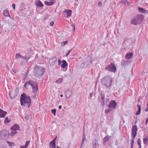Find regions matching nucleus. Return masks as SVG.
Returning <instances> with one entry per match:
<instances>
[{
    "label": "nucleus",
    "mask_w": 148,
    "mask_h": 148,
    "mask_svg": "<svg viewBox=\"0 0 148 148\" xmlns=\"http://www.w3.org/2000/svg\"><path fill=\"white\" fill-rule=\"evenodd\" d=\"M57 58L56 57H52L49 60V62L50 65L52 66L54 65L55 63L57 62Z\"/></svg>",
    "instance_id": "1a4fd4ad"
},
{
    "label": "nucleus",
    "mask_w": 148,
    "mask_h": 148,
    "mask_svg": "<svg viewBox=\"0 0 148 148\" xmlns=\"http://www.w3.org/2000/svg\"><path fill=\"white\" fill-rule=\"evenodd\" d=\"M86 139V137L85 135V132H83V136L82 137V144H83V143L84 141Z\"/></svg>",
    "instance_id": "473e14b6"
},
{
    "label": "nucleus",
    "mask_w": 148,
    "mask_h": 148,
    "mask_svg": "<svg viewBox=\"0 0 148 148\" xmlns=\"http://www.w3.org/2000/svg\"><path fill=\"white\" fill-rule=\"evenodd\" d=\"M102 5V3L101 2H99V3H98V5L99 6H101Z\"/></svg>",
    "instance_id": "603ef678"
},
{
    "label": "nucleus",
    "mask_w": 148,
    "mask_h": 148,
    "mask_svg": "<svg viewBox=\"0 0 148 148\" xmlns=\"http://www.w3.org/2000/svg\"><path fill=\"white\" fill-rule=\"evenodd\" d=\"M92 93H90V97H92Z\"/></svg>",
    "instance_id": "e2e57ef3"
},
{
    "label": "nucleus",
    "mask_w": 148,
    "mask_h": 148,
    "mask_svg": "<svg viewBox=\"0 0 148 148\" xmlns=\"http://www.w3.org/2000/svg\"><path fill=\"white\" fill-rule=\"evenodd\" d=\"M145 111L146 112L148 111V107L145 110Z\"/></svg>",
    "instance_id": "4d7b16f0"
},
{
    "label": "nucleus",
    "mask_w": 148,
    "mask_h": 148,
    "mask_svg": "<svg viewBox=\"0 0 148 148\" xmlns=\"http://www.w3.org/2000/svg\"><path fill=\"white\" fill-rule=\"evenodd\" d=\"M116 105L117 103L115 101L112 100L110 102L108 107L109 108H112L113 109L115 108Z\"/></svg>",
    "instance_id": "0eeeda50"
},
{
    "label": "nucleus",
    "mask_w": 148,
    "mask_h": 148,
    "mask_svg": "<svg viewBox=\"0 0 148 148\" xmlns=\"http://www.w3.org/2000/svg\"><path fill=\"white\" fill-rule=\"evenodd\" d=\"M17 133V132L13 129H11V132L9 133V135L13 136Z\"/></svg>",
    "instance_id": "412c9836"
},
{
    "label": "nucleus",
    "mask_w": 148,
    "mask_h": 148,
    "mask_svg": "<svg viewBox=\"0 0 148 148\" xmlns=\"http://www.w3.org/2000/svg\"><path fill=\"white\" fill-rule=\"evenodd\" d=\"M62 64H61V67L62 69H65L66 70L67 69L68 64L66 60H63L62 61Z\"/></svg>",
    "instance_id": "f8f14e48"
},
{
    "label": "nucleus",
    "mask_w": 148,
    "mask_h": 148,
    "mask_svg": "<svg viewBox=\"0 0 148 148\" xmlns=\"http://www.w3.org/2000/svg\"><path fill=\"white\" fill-rule=\"evenodd\" d=\"M30 85L32 88V92L34 93V95L32 96L33 97L35 98L36 96V93L37 92L38 88L37 86V82H34L33 81L29 80L28 82H26L24 84V87L26 89H27V86Z\"/></svg>",
    "instance_id": "f03ea898"
},
{
    "label": "nucleus",
    "mask_w": 148,
    "mask_h": 148,
    "mask_svg": "<svg viewBox=\"0 0 148 148\" xmlns=\"http://www.w3.org/2000/svg\"><path fill=\"white\" fill-rule=\"evenodd\" d=\"M29 141H27L26 142L25 145L27 147L29 143Z\"/></svg>",
    "instance_id": "a18cd8bd"
},
{
    "label": "nucleus",
    "mask_w": 148,
    "mask_h": 148,
    "mask_svg": "<svg viewBox=\"0 0 148 148\" xmlns=\"http://www.w3.org/2000/svg\"><path fill=\"white\" fill-rule=\"evenodd\" d=\"M112 79L110 76H107L103 78L101 80L102 84L109 88L112 84Z\"/></svg>",
    "instance_id": "20e7f679"
},
{
    "label": "nucleus",
    "mask_w": 148,
    "mask_h": 148,
    "mask_svg": "<svg viewBox=\"0 0 148 148\" xmlns=\"http://www.w3.org/2000/svg\"><path fill=\"white\" fill-rule=\"evenodd\" d=\"M121 3L126 5V6H128L130 5V4L128 1L127 0H122L121 2Z\"/></svg>",
    "instance_id": "cd10ccee"
},
{
    "label": "nucleus",
    "mask_w": 148,
    "mask_h": 148,
    "mask_svg": "<svg viewBox=\"0 0 148 148\" xmlns=\"http://www.w3.org/2000/svg\"><path fill=\"white\" fill-rule=\"evenodd\" d=\"M7 112L0 109V118H3L5 116Z\"/></svg>",
    "instance_id": "f3484780"
},
{
    "label": "nucleus",
    "mask_w": 148,
    "mask_h": 148,
    "mask_svg": "<svg viewBox=\"0 0 148 148\" xmlns=\"http://www.w3.org/2000/svg\"><path fill=\"white\" fill-rule=\"evenodd\" d=\"M138 107V110L136 113V115H138L140 114L141 111V107L140 105L137 104Z\"/></svg>",
    "instance_id": "bb28decb"
},
{
    "label": "nucleus",
    "mask_w": 148,
    "mask_h": 148,
    "mask_svg": "<svg viewBox=\"0 0 148 148\" xmlns=\"http://www.w3.org/2000/svg\"><path fill=\"white\" fill-rule=\"evenodd\" d=\"M92 62L91 60H90L88 62L86 61H84L81 64V67L82 68H85L88 65L91 64Z\"/></svg>",
    "instance_id": "9d476101"
},
{
    "label": "nucleus",
    "mask_w": 148,
    "mask_h": 148,
    "mask_svg": "<svg viewBox=\"0 0 148 148\" xmlns=\"http://www.w3.org/2000/svg\"><path fill=\"white\" fill-rule=\"evenodd\" d=\"M44 3L45 5H47L50 6L52 5L53 4V1H49V0L45 1Z\"/></svg>",
    "instance_id": "4be33fe9"
},
{
    "label": "nucleus",
    "mask_w": 148,
    "mask_h": 148,
    "mask_svg": "<svg viewBox=\"0 0 148 148\" xmlns=\"http://www.w3.org/2000/svg\"><path fill=\"white\" fill-rule=\"evenodd\" d=\"M45 69L42 67L36 66L34 67V76L37 78L41 77L45 72Z\"/></svg>",
    "instance_id": "7ed1b4c3"
},
{
    "label": "nucleus",
    "mask_w": 148,
    "mask_h": 148,
    "mask_svg": "<svg viewBox=\"0 0 148 148\" xmlns=\"http://www.w3.org/2000/svg\"><path fill=\"white\" fill-rule=\"evenodd\" d=\"M10 121V120L8 119V118L6 117L4 121V123H9Z\"/></svg>",
    "instance_id": "4c0bfd02"
},
{
    "label": "nucleus",
    "mask_w": 148,
    "mask_h": 148,
    "mask_svg": "<svg viewBox=\"0 0 148 148\" xmlns=\"http://www.w3.org/2000/svg\"><path fill=\"white\" fill-rule=\"evenodd\" d=\"M9 95L10 98L11 99H14L17 96V94L16 92L12 93V95H11L10 92L9 93Z\"/></svg>",
    "instance_id": "dca6fc26"
},
{
    "label": "nucleus",
    "mask_w": 148,
    "mask_h": 148,
    "mask_svg": "<svg viewBox=\"0 0 148 148\" xmlns=\"http://www.w3.org/2000/svg\"><path fill=\"white\" fill-rule=\"evenodd\" d=\"M148 122L147 121H146L145 124L147 125V124Z\"/></svg>",
    "instance_id": "0e129e2a"
},
{
    "label": "nucleus",
    "mask_w": 148,
    "mask_h": 148,
    "mask_svg": "<svg viewBox=\"0 0 148 148\" xmlns=\"http://www.w3.org/2000/svg\"><path fill=\"white\" fill-rule=\"evenodd\" d=\"M137 134H132V135L133 136V137L132 138V140H134V139L135 138Z\"/></svg>",
    "instance_id": "79ce46f5"
},
{
    "label": "nucleus",
    "mask_w": 148,
    "mask_h": 148,
    "mask_svg": "<svg viewBox=\"0 0 148 148\" xmlns=\"http://www.w3.org/2000/svg\"><path fill=\"white\" fill-rule=\"evenodd\" d=\"M3 14L4 16L6 17L9 16L10 17V16L9 14V12L8 10H5L4 11Z\"/></svg>",
    "instance_id": "a878e982"
},
{
    "label": "nucleus",
    "mask_w": 148,
    "mask_h": 148,
    "mask_svg": "<svg viewBox=\"0 0 148 148\" xmlns=\"http://www.w3.org/2000/svg\"><path fill=\"white\" fill-rule=\"evenodd\" d=\"M51 113L53 114L55 116L56 115V110L55 109H52L51 110Z\"/></svg>",
    "instance_id": "72a5a7b5"
},
{
    "label": "nucleus",
    "mask_w": 148,
    "mask_h": 148,
    "mask_svg": "<svg viewBox=\"0 0 148 148\" xmlns=\"http://www.w3.org/2000/svg\"><path fill=\"white\" fill-rule=\"evenodd\" d=\"M62 81V79L61 78H60V79H58V80H57L56 81V83H57V84H60L61 82Z\"/></svg>",
    "instance_id": "ea45409f"
},
{
    "label": "nucleus",
    "mask_w": 148,
    "mask_h": 148,
    "mask_svg": "<svg viewBox=\"0 0 148 148\" xmlns=\"http://www.w3.org/2000/svg\"><path fill=\"white\" fill-rule=\"evenodd\" d=\"M67 42H68L67 41H66L64 42H62V45H64L65 44H66L67 43Z\"/></svg>",
    "instance_id": "37998d69"
},
{
    "label": "nucleus",
    "mask_w": 148,
    "mask_h": 148,
    "mask_svg": "<svg viewBox=\"0 0 148 148\" xmlns=\"http://www.w3.org/2000/svg\"><path fill=\"white\" fill-rule=\"evenodd\" d=\"M23 57V56H21L19 53L16 54L15 55V57L18 60H19L20 59H21Z\"/></svg>",
    "instance_id": "7c9ffc66"
},
{
    "label": "nucleus",
    "mask_w": 148,
    "mask_h": 148,
    "mask_svg": "<svg viewBox=\"0 0 148 148\" xmlns=\"http://www.w3.org/2000/svg\"><path fill=\"white\" fill-rule=\"evenodd\" d=\"M137 143L138 145H139V147H141V141L140 139V138H139L137 140Z\"/></svg>",
    "instance_id": "f704fd0d"
},
{
    "label": "nucleus",
    "mask_w": 148,
    "mask_h": 148,
    "mask_svg": "<svg viewBox=\"0 0 148 148\" xmlns=\"http://www.w3.org/2000/svg\"><path fill=\"white\" fill-rule=\"evenodd\" d=\"M140 101V98H139L138 99V102H139Z\"/></svg>",
    "instance_id": "bf43d9fd"
},
{
    "label": "nucleus",
    "mask_w": 148,
    "mask_h": 148,
    "mask_svg": "<svg viewBox=\"0 0 148 148\" xmlns=\"http://www.w3.org/2000/svg\"><path fill=\"white\" fill-rule=\"evenodd\" d=\"M133 55V54L132 52H130L127 53L125 55L126 58L127 59H130L131 58Z\"/></svg>",
    "instance_id": "aec40b11"
},
{
    "label": "nucleus",
    "mask_w": 148,
    "mask_h": 148,
    "mask_svg": "<svg viewBox=\"0 0 148 148\" xmlns=\"http://www.w3.org/2000/svg\"><path fill=\"white\" fill-rule=\"evenodd\" d=\"M137 127L136 125L133 126L132 129V134H137Z\"/></svg>",
    "instance_id": "4468645a"
},
{
    "label": "nucleus",
    "mask_w": 148,
    "mask_h": 148,
    "mask_svg": "<svg viewBox=\"0 0 148 148\" xmlns=\"http://www.w3.org/2000/svg\"><path fill=\"white\" fill-rule=\"evenodd\" d=\"M112 108H110V109H106L105 110V112L106 113H108L109 112H111L112 111Z\"/></svg>",
    "instance_id": "c9c22d12"
},
{
    "label": "nucleus",
    "mask_w": 148,
    "mask_h": 148,
    "mask_svg": "<svg viewBox=\"0 0 148 148\" xmlns=\"http://www.w3.org/2000/svg\"><path fill=\"white\" fill-rule=\"evenodd\" d=\"M143 143L144 144L146 145H147L148 144V137L146 136L145 138L143 139Z\"/></svg>",
    "instance_id": "c85d7f7f"
},
{
    "label": "nucleus",
    "mask_w": 148,
    "mask_h": 148,
    "mask_svg": "<svg viewBox=\"0 0 148 148\" xmlns=\"http://www.w3.org/2000/svg\"><path fill=\"white\" fill-rule=\"evenodd\" d=\"M101 101H105V95L103 94H101Z\"/></svg>",
    "instance_id": "58836bf2"
},
{
    "label": "nucleus",
    "mask_w": 148,
    "mask_h": 148,
    "mask_svg": "<svg viewBox=\"0 0 148 148\" xmlns=\"http://www.w3.org/2000/svg\"><path fill=\"white\" fill-rule=\"evenodd\" d=\"M8 131L6 130H3L0 133V137L3 139L4 137H6L7 135H9Z\"/></svg>",
    "instance_id": "6e6552de"
},
{
    "label": "nucleus",
    "mask_w": 148,
    "mask_h": 148,
    "mask_svg": "<svg viewBox=\"0 0 148 148\" xmlns=\"http://www.w3.org/2000/svg\"><path fill=\"white\" fill-rule=\"evenodd\" d=\"M35 4L38 7L43 6V5L40 0H37L35 2Z\"/></svg>",
    "instance_id": "2eb2a0df"
},
{
    "label": "nucleus",
    "mask_w": 148,
    "mask_h": 148,
    "mask_svg": "<svg viewBox=\"0 0 148 148\" xmlns=\"http://www.w3.org/2000/svg\"><path fill=\"white\" fill-rule=\"evenodd\" d=\"M72 50V49H71L68 50V52L66 53V56H67L69 55L70 53L71 52V51Z\"/></svg>",
    "instance_id": "a19ab883"
},
{
    "label": "nucleus",
    "mask_w": 148,
    "mask_h": 148,
    "mask_svg": "<svg viewBox=\"0 0 148 148\" xmlns=\"http://www.w3.org/2000/svg\"><path fill=\"white\" fill-rule=\"evenodd\" d=\"M143 15H138L133 18L131 21V24L136 25L139 24L143 20Z\"/></svg>",
    "instance_id": "39448f33"
},
{
    "label": "nucleus",
    "mask_w": 148,
    "mask_h": 148,
    "mask_svg": "<svg viewBox=\"0 0 148 148\" xmlns=\"http://www.w3.org/2000/svg\"><path fill=\"white\" fill-rule=\"evenodd\" d=\"M94 143L93 147H95V148H98L99 145L97 140H95Z\"/></svg>",
    "instance_id": "c756f323"
},
{
    "label": "nucleus",
    "mask_w": 148,
    "mask_h": 148,
    "mask_svg": "<svg viewBox=\"0 0 148 148\" xmlns=\"http://www.w3.org/2000/svg\"><path fill=\"white\" fill-rule=\"evenodd\" d=\"M59 102H60V100H59L58 102V103H59Z\"/></svg>",
    "instance_id": "338daca9"
},
{
    "label": "nucleus",
    "mask_w": 148,
    "mask_h": 148,
    "mask_svg": "<svg viewBox=\"0 0 148 148\" xmlns=\"http://www.w3.org/2000/svg\"><path fill=\"white\" fill-rule=\"evenodd\" d=\"M62 107V106L61 105H60V106H59L58 108L59 109H61Z\"/></svg>",
    "instance_id": "6e6d98bb"
},
{
    "label": "nucleus",
    "mask_w": 148,
    "mask_h": 148,
    "mask_svg": "<svg viewBox=\"0 0 148 148\" xmlns=\"http://www.w3.org/2000/svg\"><path fill=\"white\" fill-rule=\"evenodd\" d=\"M27 147L25 145L24 146H22L20 147V148H27Z\"/></svg>",
    "instance_id": "3c124183"
},
{
    "label": "nucleus",
    "mask_w": 148,
    "mask_h": 148,
    "mask_svg": "<svg viewBox=\"0 0 148 148\" xmlns=\"http://www.w3.org/2000/svg\"><path fill=\"white\" fill-rule=\"evenodd\" d=\"M138 8L139 11L141 13L146 14L148 13L147 11L143 8L139 7Z\"/></svg>",
    "instance_id": "5701e85b"
},
{
    "label": "nucleus",
    "mask_w": 148,
    "mask_h": 148,
    "mask_svg": "<svg viewBox=\"0 0 148 148\" xmlns=\"http://www.w3.org/2000/svg\"><path fill=\"white\" fill-rule=\"evenodd\" d=\"M73 32H74L75 31V25L74 24H73Z\"/></svg>",
    "instance_id": "864d4df0"
},
{
    "label": "nucleus",
    "mask_w": 148,
    "mask_h": 148,
    "mask_svg": "<svg viewBox=\"0 0 148 148\" xmlns=\"http://www.w3.org/2000/svg\"><path fill=\"white\" fill-rule=\"evenodd\" d=\"M6 67L7 68V69L9 70V67L7 66H6Z\"/></svg>",
    "instance_id": "69168bd1"
},
{
    "label": "nucleus",
    "mask_w": 148,
    "mask_h": 148,
    "mask_svg": "<svg viewBox=\"0 0 148 148\" xmlns=\"http://www.w3.org/2000/svg\"><path fill=\"white\" fill-rule=\"evenodd\" d=\"M105 69L106 70L114 73L116 71V67L114 64L112 63H111L110 64L107 65Z\"/></svg>",
    "instance_id": "423d86ee"
},
{
    "label": "nucleus",
    "mask_w": 148,
    "mask_h": 148,
    "mask_svg": "<svg viewBox=\"0 0 148 148\" xmlns=\"http://www.w3.org/2000/svg\"><path fill=\"white\" fill-rule=\"evenodd\" d=\"M15 5L14 3L12 5V7L14 10H15Z\"/></svg>",
    "instance_id": "8fccbe9b"
},
{
    "label": "nucleus",
    "mask_w": 148,
    "mask_h": 148,
    "mask_svg": "<svg viewBox=\"0 0 148 148\" xmlns=\"http://www.w3.org/2000/svg\"><path fill=\"white\" fill-rule=\"evenodd\" d=\"M20 103L21 106L29 108L31 103V100L29 96L23 93L21 95Z\"/></svg>",
    "instance_id": "f257e3e1"
},
{
    "label": "nucleus",
    "mask_w": 148,
    "mask_h": 148,
    "mask_svg": "<svg viewBox=\"0 0 148 148\" xmlns=\"http://www.w3.org/2000/svg\"><path fill=\"white\" fill-rule=\"evenodd\" d=\"M49 146L50 148H56L55 143L54 141H51L50 142Z\"/></svg>",
    "instance_id": "b1692460"
},
{
    "label": "nucleus",
    "mask_w": 148,
    "mask_h": 148,
    "mask_svg": "<svg viewBox=\"0 0 148 148\" xmlns=\"http://www.w3.org/2000/svg\"><path fill=\"white\" fill-rule=\"evenodd\" d=\"M25 9V8H21V7H20V9L21 10H22V11L23 10Z\"/></svg>",
    "instance_id": "5fc2aeb1"
},
{
    "label": "nucleus",
    "mask_w": 148,
    "mask_h": 148,
    "mask_svg": "<svg viewBox=\"0 0 148 148\" xmlns=\"http://www.w3.org/2000/svg\"><path fill=\"white\" fill-rule=\"evenodd\" d=\"M72 92L71 90H67L65 92V96L67 98H69L71 95Z\"/></svg>",
    "instance_id": "ddd939ff"
},
{
    "label": "nucleus",
    "mask_w": 148,
    "mask_h": 148,
    "mask_svg": "<svg viewBox=\"0 0 148 148\" xmlns=\"http://www.w3.org/2000/svg\"><path fill=\"white\" fill-rule=\"evenodd\" d=\"M146 121H147V122H148V118H147L146 119Z\"/></svg>",
    "instance_id": "052dcab7"
},
{
    "label": "nucleus",
    "mask_w": 148,
    "mask_h": 148,
    "mask_svg": "<svg viewBox=\"0 0 148 148\" xmlns=\"http://www.w3.org/2000/svg\"><path fill=\"white\" fill-rule=\"evenodd\" d=\"M57 148H60V147H59L58 146L57 147Z\"/></svg>",
    "instance_id": "774afa93"
},
{
    "label": "nucleus",
    "mask_w": 148,
    "mask_h": 148,
    "mask_svg": "<svg viewBox=\"0 0 148 148\" xmlns=\"http://www.w3.org/2000/svg\"><path fill=\"white\" fill-rule=\"evenodd\" d=\"M64 12L66 13L67 14L66 17H68L70 16L71 14L72 11L71 10H68L65 9Z\"/></svg>",
    "instance_id": "a211bd4d"
},
{
    "label": "nucleus",
    "mask_w": 148,
    "mask_h": 148,
    "mask_svg": "<svg viewBox=\"0 0 148 148\" xmlns=\"http://www.w3.org/2000/svg\"><path fill=\"white\" fill-rule=\"evenodd\" d=\"M7 143L10 146H12L14 145V144L12 142H10L8 141H7Z\"/></svg>",
    "instance_id": "e433bc0d"
},
{
    "label": "nucleus",
    "mask_w": 148,
    "mask_h": 148,
    "mask_svg": "<svg viewBox=\"0 0 148 148\" xmlns=\"http://www.w3.org/2000/svg\"><path fill=\"white\" fill-rule=\"evenodd\" d=\"M60 96L61 97H63V95H62V94H61V95H60Z\"/></svg>",
    "instance_id": "680f3d73"
},
{
    "label": "nucleus",
    "mask_w": 148,
    "mask_h": 148,
    "mask_svg": "<svg viewBox=\"0 0 148 148\" xmlns=\"http://www.w3.org/2000/svg\"><path fill=\"white\" fill-rule=\"evenodd\" d=\"M11 129H13L16 131L17 130H19V127L18 125L16 124L14 125L11 128Z\"/></svg>",
    "instance_id": "393cba45"
},
{
    "label": "nucleus",
    "mask_w": 148,
    "mask_h": 148,
    "mask_svg": "<svg viewBox=\"0 0 148 148\" xmlns=\"http://www.w3.org/2000/svg\"><path fill=\"white\" fill-rule=\"evenodd\" d=\"M54 23V22L53 21H51L50 23V26H53V24Z\"/></svg>",
    "instance_id": "de8ad7c7"
},
{
    "label": "nucleus",
    "mask_w": 148,
    "mask_h": 148,
    "mask_svg": "<svg viewBox=\"0 0 148 148\" xmlns=\"http://www.w3.org/2000/svg\"><path fill=\"white\" fill-rule=\"evenodd\" d=\"M129 61L123 60L122 61L121 64L123 66H125L128 65L129 64Z\"/></svg>",
    "instance_id": "6ab92c4d"
},
{
    "label": "nucleus",
    "mask_w": 148,
    "mask_h": 148,
    "mask_svg": "<svg viewBox=\"0 0 148 148\" xmlns=\"http://www.w3.org/2000/svg\"><path fill=\"white\" fill-rule=\"evenodd\" d=\"M110 139L109 136H105L103 139V142L104 143H106L107 141Z\"/></svg>",
    "instance_id": "2f4dec72"
},
{
    "label": "nucleus",
    "mask_w": 148,
    "mask_h": 148,
    "mask_svg": "<svg viewBox=\"0 0 148 148\" xmlns=\"http://www.w3.org/2000/svg\"><path fill=\"white\" fill-rule=\"evenodd\" d=\"M28 58H26L25 57L23 56V57L21 59L20 65L21 66H24L25 65L27 62L28 61Z\"/></svg>",
    "instance_id": "9b49d317"
},
{
    "label": "nucleus",
    "mask_w": 148,
    "mask_h": 148,
    "mask_svg": "<svg viewBox=\"0 0 148 148\" xmlns=\"http://www.w3.org/2000/svg\"><path fill=\"white\" fill-rule=\"evenodd\" d=\"M56 138H55L53 139V140L52 141H54V142L55 143V140H56Z\"/></svg>",
    "instance_id": "13d9d810"
},
{
    "label": "nucleus",
    "mask_w": 148,
    "mask_h": 148,
    "mask_svg": "<svg viewBox=\"0 0 148 148\" xmlns=\"http://www.w3.org/2000/svg\"><path fill=\"white\" fill-rule=\"evenodd\" d=\"M62 61L60 60H58V65L60 66L61 65Z\"/></svg>",
    "instance_id": "09e8293b"
},
{
    "label": "nucleus",
    "mask_w": 148,
    "mask_h": 148,
    "mask_svg": "<svg viewBox=\"0 0 148 148\" xmlns=\"http://www.w3.org/2000/svg\"><path fill=\"white\" fill-rule=\"evenodd\" d=\"M101 105L103 106L105 105V101H101Z\"/></svg>",
    "instance_id": "49530a36"
},
{
    "label": "nucleus",
    "mask_w": 148,
    "mask_h": 148,
    "mask_svg": "<svg viewBox=\"0 0 148 148\" xmlns=\"http://www.w3.org/2000/svg\"><path fill=\"white\" fill-rule=\"evenodd\" d=\"M134 143V140H132L131 143V147H133V145Z\"/></svg>",
    "instance_id": "c03bdc74"
}]
</instances>
